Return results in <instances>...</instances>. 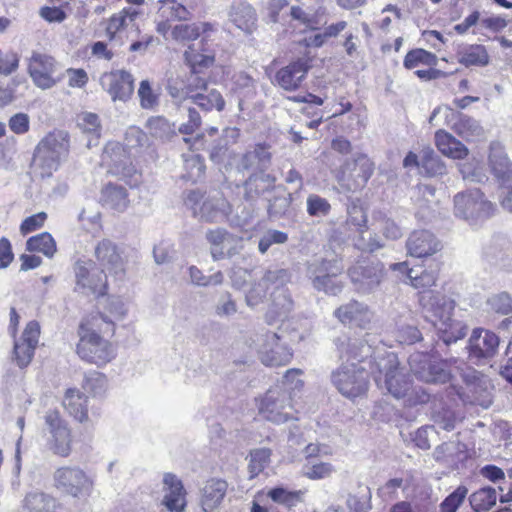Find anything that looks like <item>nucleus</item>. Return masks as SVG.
<instances>
[{
  "label": "nucleus",
  "instance_id": "3",
  "mask_svg": "<svg viewBox=\"0 0 512 512\" xmlns=\"http://www.w3.org/2000/svg\"><path fill=\"white\" fill-rule=\"evenodd\" d=\"M185 206L194 217L212 223L224 220L231 212L229 202L220 194H206L200 190H189L184 195Z\"/></svg>",
  "mask_w": 512,
  "mask_h": 512
},
{
  "label": "nucleus",
  "instance_id": "47",
  "mask_svg": "<svg viewBox=\"0 0 512 512\" xmlns=\"http://www.w3.org/2000/svg\"><path fill=\"white\" fill-rule=\"evenodd\" d=\"M191 101L204 111L224 110L225 100L221 93L216 89H211L207 93H196L191 96Z\"/></svg>",
  "mask_w": 512,
  "mask_h": 512
},
{
  "label": "nucleus",
  "instance_id": "44",
  "mask_svg": "<svg viewBox=\"0 0 512 512\" xmlns=\"http://www.w3.org/2000/svg\"><path fill=\"white\" fill-rule=\"evenodd\" d=\"M459 63L469 66H485L489 63V55L483 45H470L458 52Z\"/></svg>",
  "mask_w": 512,
  "mask_h": 512
},
{
  "label": "nucleus",
  "instance_id": "61",
  "mask_svg": "<svg viewBox=\"0 0 512 512\" xmlns=\"http://www.w3.org/2000/svg\"><path fill=\"white\" fill-rule=\"evenodd\" d=\"M77 125L84 133L91 134L96 139L99 138L101 125L98 115L89 112L82 113L77 118Z\"/></svg>",
  "mask_w": 512,
  "mask_h": 512
},
{
  "label": "nucleus",
  "instance_id": "51",
  "mask_svg": "<svg viewBox=\"0 0 512 512\" xmlns=\"http://www.w3.org/2000/svg\"><path fill=\"white\" fill-rule=\"evenodd\" d=\"M205 164L203 158L198 154L187 155L184 159L185 174L183 177L186 180L197 182L202 179L205 173Z\"/></svg>",
  "mask_w": 512,
  "mask_h": 512
},
{
  "label": "nucleus",
  "instance_id": "1",
  "mask_svg": "<svg viewBox=\"0 0 512 512\" xmlns=\"http://www.w3.org/2000/svg\"><path fill=\"white\" fill-rule=\"evenodd\" d=\"M114 322L102 313H96L81 322L79 326V357L99 367L106 365L116 356L113 345L99 333H114Z\"/></svg>",
  "mask_w": 512,
  "mask_h": 512
},
{
  "label": "nucleus",
  "instance_id": "28",
  "mask_svg": "<svg viewBox=\"0 0 512 512\" xmlns=\"http://www.w3.org/2000/svg\"><path fill=\"white\" fill-rule=\"evenodd\" d=\"M229 20L246 34H252L257 27L255 9L246 1H234L229 9Z\"/></svg>",
  "mask_w": 512,
  "mask_h": 512
},
{
  "label": "nucleus",
  "instance_id": "57",
  "mask_svg": "<svg viewBox=\"0 0 512 512\" xmlns=\"http://www.w3.org/2000/svg\"><path fill=\"white\" fill-rule=\"evenodd\" d=\"M436 62V56L424 49H414L407 53L404 59V67L412 69L419 64L432 65Z\"/></svg>",
  "mask_w": 512,
  "mask_h": 512
},
{
  "label": "nucleus",
  "instance_id": "56",
  "mask_svg": "<svg viewBox=\"0 0 512 512\" xmlns=\"http://www.w3.org/2000/svg\"><path fill=\"white\" fill-rule=\"evenodd\" d=\"M140 106L145 110H155L159 106V94L153 91L148 80H142L138 89Z\"/></svg>",
  "mask_w": 512,
  "mask_h": 512
},
{
  "label": "nucleus",
  "instance_id": "46",
  "mask_svg": "<svg viewBox=\"0 0 512 512\" xmlns=\"http://www.w3.org/2000/svg\"><path fill=\"white\" fill-rule=\"evenodd\" d=\"M497 500L496 490L491 487L481 488L469 497V502L475 512H486L491 509Z\"/></svg>",
  "mask_w": 512,
  "mask_h": 512
},
{
  "label": "nucleus",
  "instance_id": "64",
  "mask_svg": "<svg viewBox=\"0 0 512 512\" xmlns=\"http://www.w3.org/2000/svg\"><path fill=\"white\" fill-rule=\"evenodd\" d=\"M371 494L369 488L365 487L360 495H350L347 499V506L353 512H368L371 508Z\"/></svg>",
  "mask_w": 512,
  "mask_h": 512
},
{
  "label": "nucleus",
  "instance_id": "42",
  "mask_svg": "<svg viewBox=\"0 0 512 512\" xmlns=\"http://www.w3.org/2000/svg\"><path fill=\"white\" fill-rule=\"evenodd\" d=\"M67 412L79 422L88 419L87 397L76 389H68L63 399Z\"/></svg>",
  "mask_w": 512,
  "mask_h": 512
},
{
  "label": "nucleus",
  "instance_id": "58",
  "mask_svg": "<svg viewBox=\"0 0 512 512\" xmlns=\"http://www.w3.org/2000/svg\"><path fill=\"white\" fill-rule=\"evenodd\" d=\"M334 471L333 466L326 462L308 461L303 467V474L309 479L318 480L329 477Z\"/></svg>",
  "mask_w": 512,
  "mask_h": 512
},
{
  "label": "nucleus",
  "instance_id": "55",
  "mask_svg": "<svg viewBox=\"0 0 512 512\" xmlns=\"http://www.w3.org/2000/svg\"><path fill=\"white\" fill-rule=\"evenodd\" d=\"M271 451L267 448L255 449L250 453L249 472L250 478L261 473L270 462Z\"/></svg>",
  "mask_w": 512,
  "mask_h": 512
},
{
  "label": "nucleus",
  "instance_id": "31",
  "mask_svg": "<svg viewBox=\"0 0 512 512\" xmlns=\"http://www.w3.org/2000/svg\"><path fill=\"white\" fill-rule=\"evenodd\" d=\"M335 317L343 324H353L359 327H366L372 319L369 308L358 301H351L340 306L334 312Z\"/></svg>",
  "mask_w": 512,
  "mask_h": 512
},
{
  "label": "nucleus",
  "instance_id": "30",
  "mask_svg": "<svg viewBox=\"0 0 512 512\" xmlns=\"http://www.w3.org/2000/svg\"><path fill=\"white\" fill-rule=\"evenodd\" d=\"M489 167L491 173L502 185H512V162L500 144L490 146Z\"/></svg>",
  "mask_w": 512,
  "mask_h": 512
},
{
  "label": "nucleus",
  "instance_id": "14",
  "mask_svg": "<svg viewBox=\"0 0 512 512\" xmlns=\"http://www.w3.org/2000/svg\"><path fill=\"white\" fill-rule=\"evenodd\" d=\"M45 424L47 426V447L55 455L67 457L71 452L72 436L67 423L60 417L56 410L46 413Z\"/></svg>",
  "mask_w": 512,
  "mask_h": 512
},
{
  "label": "nucleus",
  "instance_id": "19",
  "mask_svg": "<svg viewBox=\"0 0 512 512\" xmlns=\"http://www.w3.org/2000/svg\"><path fill=\"white\" fill-rule=\"evenodd\" d=\"M100 85L113 101L126 102L134 91V78L126 70H114L102 74Z\"/></svg>",
  "mask_w": 512,
  "mask_h": 512
},
{
  "label": "nucleus",
  "instance_id": "20",
  "mask_svg": "<svg viewBox=\"0 0 512 512\" xmlns=\"http://www.w3.org/2000/svg\"><path fill=\"white\" fill-rule=\"evenodd\" d=\"M452 368L460 374L462 380L474 393L480 392V395L475 396L471 402L478 404L485 409L489 408L492 404V397L487 391L488 380L480 372L467 366L463 362H459L458 360L456 364H452Z\"/></svg>",
  "mask_w": 512,
  "mask_h": 512
},
{
  "label": "nucleus",
  "instance_id": "5",
  "mask_svg": "<svg viewBox=\"0 0 512 512\" xmlns=\"http://www.w3.org/2000/svg\"><path fill=\"white\" fill-rule=\"evenodd\" d=\"M259 414L267 421L282 424L297 419L293 396L285 386H273L260 399Z\"/></svg>",
  "mask_w": 512,
  "mask_h": 512
},
{
  "label": "nucleus",
  "instance_id": "53",
  "mask_svg": "<svg viewBox=\"0 0 512 512\" xmlns=\"http://www.w3.org/2000/svg\"><path fill=\"white\" fill-rule=\"evenodd\" d=\"M166 89L176 104L191 99L192 95H189L186 78L180 75L169 78Z\"/></svg>",
  "mask_w": 512,
  "mask_h": 512
},
{
  "label": "nucleus",
  "instance_id": "29",
  "mask_svg": "<svg viewBox=\"0 0 512 512\" xmlns=\"http://www.w3.org/2000/svg\"><path fill=\"white\" fill-rule=\"evenodd\" d=\"M276 177L266 171L252 173L244 182V198L247 201H255L265 193L271 192L276 187Z\"/></svg>",
  "mask_w": 512,
  "mask_h": 512
},
{
  "label": "nucleus",
  "instance_id": "39",
  "mask_svg": "<svg viewBox=\"0 0 512 512\" xmlns=\"http://www.w3.org/2000/svg\"><path fill=\"white\" fill-rule=\"evenodd\" d=\"M57 500L51 495L33 491L25 495L21 512H56Z\"/></svg>",
  "mask_w": 512,
  "mask_h": 512
},
{
  "label": "nucleus",
  "instance_id": "22",
  "mask_svg": "<svg viewBox=\"0 0 512 512\" xmlns=\"http://www.w3.org/2000/svg\"><path fill=\"white\" fill-rule=\"evenodd\" d=\"M206 239L210 244V253L215 261L235 255L241 243L240 237L229 233L223 228L208 230L206 232Z\"/></svg>",
  "mask_w": 512,
  "mask_h": 512
},
{
  "label": "nucleus",
  "instance_id": "45",
  "mask_svg": "<svg viewBox=\"0 0 512 512\" xmlns=\"http://www.w3.org/2000/svg\"><path fill=\"white\" fill-rule=\"evenodd\" d=\"M454 131L467 141H474L484 135V130L479 122L466 115H460L453 125Z\"/></svg>",
  "mask_w": 512,
  "mask_h": 512
},
{
  "label": "nucleus",
  "instance_id": "41",
  "mask_svg": "<svg viewBox=\"0 0 512 512\" xmlns=\"http://www.w3.org/2000/svg\"><path fill=\"white\" fill-rule=\"evenodd\" d=\"M198 46H202V42ZM184 58L192 71L199 72L211 67L215 61L214 53L207 49L196 47L195 44L188 47L184 53Z\"/></svg>",
  "mask_w": 512,
  "mask_h": 512
},
{
  "label": "nucleus",
  "instance_id": "2",
  "mask_svg": "<svg viewBox=\"0 0 512 512\" xmlns=\"http://www.w3.org/2000/svg\"><path fill=\"white\" fill-rule=\"evenodd\" d=\"M420 305L445 345H450L466 336L467 327L462 322L452 319L455 307L453 300L428 292L421 296Z\"/></svg>",
  "mask_w": 512,
  "mask_h": 512
},
{
  "label": "nucleus",
  "instance_id": "9",
  "mask_svg": "<svg viewBox=\"0 0 512 512\" xmlns=\"http://www.w3.org/2000/svg\"><path fill=\"white\" fill-rule=\"evenodd\" d=\"M496 206L479 189L457 193L454 196V211L457 217L469 220L488 218L494 214Z\"/></svg>",
  "mask_w": 512,
  "mask_h": 512
},
{
  "label": "nucleus",
  "instance_id": "60",
  "mask_svg": "<svg viewBox=\"0 0 512 512\" xmlns=\"http://www.w3.org/2000/svg\"><path fill=\"white\" fill-rule=\"evenodd\" d=\"M307 212L313 217H325L331 211V205L327 199L317 195L310 194L307 197Z\"/></svg>",
  "mask_w": 512,
  "mask_h": 512
},
{
  "label": "nucleus",
  "instance_id": "16",
  "mask_svg": "<svg viewBox=\"0 0 512 512\" xmlns=\"http://www.w3.org/2000/svg\"><path fill=\"white\" fill-rule=\"evenodd\" d=\"M374 171L371 160L364 154H359L352 160H347L342 168L338 182L348 191L364 186Z\"/></svg>",
  "mask_w": 512,
  "mask_h": 512
},
{
  "label": "nucleus",
  "instance_id": "24",
  "mask_svg": "<svg viewBox=\"0 0 512 512\" xmlns=\"http://www.w3.org/2000/svg\"><path fill=\"white\" fill-rule=\"evenodd\" d=\"M311 68V59L298 58L289 65L281 68L275 76L278 85L286 91L297 90Z\"/></svg>",
  "mask_w": 512,
  "mask_h": 512
},
{
  "label": "nucleus",
  "instance_id": "17",
  "mask_svg": "<svg viewBox=\"0 0 512 512\" xmlns=\"http://www.w3.org/2000/svg\"><path fill=\"white\" fill-rule=\"evenodd\" d=\"M57 62L49 55L33 52L28 60V74L34 85L42 90L51 89L57 84L54 73Z\"/></svg>",
  "mask_w": 512,
  "mask_h": 512
},
{
  "label": "nucleus",
  "instance_id": "34",
  "mask_svg": "<svg viewBox=\"0 0 512 512\" xmlns=\"http://www.w3.org/2000/svg\"><path fill=\"white\" fill-rule=\"evenodd\" d=\"M37 146L40 147V154L52 153L54 157L62 161L69 153V134L62 130L54 131L45 136Z\"/></svg>",
  "mask_w": 512,
  "mask_h": 512
},
{
  "label": "nucleus",
  "instance_id": "48",
  "mask_svg": "<svg viewBox=\"0 0 512 512\" xmlns=\"http://www.w3.org/2000/svg\"><path fill=\"white\" fill-rule=\"evenodd\" d=\"M304 493L302 490L290 491L283 487H275L268 491L267 496L277 504L292 508L303 501Z\"/></svg>",
  "mask_w": 512,
  "mask_h": 512
},
{
  "label": "nucleus",
  "instance_id": "38",
  "mask_svg": "<svg viewBox=\"0 0 512 512\" xmlns=\"http://www.w3.org/2000/svg\"><path fill=\"white\" fill-rule=\"evenodd\" d=\"M438 278V266L437 264L430 265L429 268L422 267H414L408 271V279L410 281L411 286L415 289H422L420 296L424 293H433L437 295L433 291L429 290L430 287L436 284ZM421 297H419L420 299Z\"/></svg>",
  "mask_w": 512,
  "mask_h": 512
},
{
  "label": "nucleus",
  "instance_id": "18",
  "mask_svg": "<svg viewBox=\"0 0 512 512\" xmlns=\"http://www.w3.org/2000/svg\"><path fill=\"white\" fill-rule=\"evenodd\" d=\"M499 347V337L485 329H474L468 345L469 359L475 364L485 363L493 358Z\"/></svg>",
  "mask_w": 512,
  "mask_h": 512
},
{
  "label": "nucleus",
  "instance_id": "43",
  "mask_svg": "<svg viewBox=\"0 0 512 512\" xmlns=\"http://www.w3.org/2000/svg\"><path fill=\"white\" fill-rule=\"evenodd\" d=\"M60 163L61 160L54 157L52 153L40 154V147L36 146L31 167L42 178L50 177L58 169Z\"/></svg>",
  "mask_w": 512,
  "mask_h": 512
},
{
  "label": "nucleus",
  "instance_id": "52",
  "mask_svg": "<svg viewBox=\"0 0 512 512\" xmlns=\"http://www.w3.org/2000/svg\"><path fill=\"white\" fill-rule=\"evenodd\" d=\"M421 167L427 175L437 176L445 173L446 166L441 158L430 148L424 149L421 155Z\"/></svg>",
  "mask_w": 512,
  "mask_h": 512
},
{
  "label": "nucleus",
  "instance_id": "37",
  "mask_svg": "<svg viewBox=\"0 0 512 512\" xmlns=\"http://www.w3.org/2000/svg\"><path fill=\"white\" fill-rule=\"evenodd\" d=\"M435 144L443 155L453 159H464L469 153L462 142L444 130L435 133Z\"/></svg>",
  "mask_w": 512,
  "mask_h": 512
},
{
  "label": "nucleus",
  "instance_id": "26",
  "mask_svg": "<svg viewBox=\"0 0 512 512\" xmlns=\"http://www.w3.org/2000/svg\"><path fill=\"white\" fill-rule=\"evenodd\" d=\"M94 255L104 271L114 275L124 273V261L117 245L109 239L101 240L96 246Z\"/></svg>",
  "mask_w": 512,
  "mask_h": 512
},
{
  "label": "nucleus",
  "instance_id": "27",
  "mask_svg": "<svg viewBox=\"0 0 512 512\" xmlns=\"http://www.w3.org/2000/svg\"><path fill=\"white\" fill-rule=\"evenodd\" d=\"M483 259L499 270L512 271V247L506 239L497 238L485 246Z\"/></svg>",
  "mask_w": 512,
  "mask_h": 512
},
{
  "label": "nucleus",
  "instance_id": "63",
  "mask_svg": "<svg viewBox=\"0 0 512 512\" xmlns=\"http://www.w3.org/2000/svg\"><path fill=\"white\" fill-rule=\"evenodd\" d=\"M268 291V288L260 280L253 282L245 294V302L247 306L255 308L259 304L263 303Z\"/></svg>",
  "mask_w": 512,
  "mask_h": 512
},
{
  "label": "nucleus",
  "instance_id": "11",
  "mask_svg": "<svg viewBox=\"0 0 512 512\" xmlns=\"http://www.w3.org/2000/svg\"><path fill=\"white\" fill-rule=\"evenodd\" d=\"M75 290L85 294L104 295L107 289V276L103 269L92 260H78L74 265Z\"/></svg>",
  "mask_w": 512,
  "mask_h": 512
},
{
  "label": "nucleus",
  "instance_id": "59",
  "mask_svg": "<svg viewBox=\"0 0 512 512\" xmlns=\"http://www.w3.org/2000/svg\"><path fill=\"white\" fill-rule=\"evenodd\" d=\"M467 494L468 489L465 486H458L440 503V511L456 512L457 509L463 504Z\"/></svg>",
  "mask_w": 512,
  "mask_h": 512
},
{
  "label": "nucleus",
  "instance_id": "7",
  "mask_svg": "<svg viewBox=\"0 0 512 512\" xmlns=\"http://www.w3.org/2000/svg\"><path fill=\"white\" fill-rule=\"evenodd\" d=\"M291 275L287 269H267L260 281L271 291L272 305L267 313L269 321L275 317L285 316L293 306L291 296L285 287Z\"/></svg>",
  "mask_w": 512,
  "mask_h": 512
},
{
  "label": "nucleus",
  "instance_id": "54",
  "mask_svg": "<svg viewBox=\"0 0 512 512\" xmlns=\"http://www.w3.org/2000/svg\"><path fill=\"white\" fill-rule=\"evenodd\" d=\"M158 13L167 21L186 20L189 16V11L186 7L177 3L175 0H168L162 3L158 9Z\"/></svg>",
  "mask_w": 512,
  "mask_h": 512
},
{
  "label": "nucleus",
  "instance_id": "62",
  "mask_svg": "<svg viewBox=\"0 0 512 512\" xmlns=\"http://www.w3.org/2000/svg\"><path fill=\"white\" fill-rule=\"evenodd\" d=\"M288 241V235L285 232L270 229L267 230L259 240L258 249L261 254H265L274 244H284Z\"/></svg>",
  "mask_w": 512,
  "mask_h": 512
},
{
  "label": "nucleus",
  "instance_id": "36",
  "mask_svg": "<svg viewBox=\"0 0 512 512\" xmlns=\"http://www.w3.org/2000/svg\"><path fill=\"white\" fill-rule=\"evenodd\" d=\"M214 31V26L210 23H181L172 29V37L181 42L193 41L203 35L202 41H206L210 32Z\"/></svg>",
  "mask_w": 512,
  "mask_h": 512
},
{
  "label": "nucleus",
  "instance_id": "33",
  "mask_svg": "<svg viewBox=\"0 0 512 512\" xmlns=\"http://www.w3.org/2000/svg\"><path fill=\"white\" fill-rule=\"evenodd\" d=\"M163 483L165 489L163 504L171 512H182L186 505L182 482L175 475L166 474Z\"/></svg>",
  "mask_w": 512,
  "mask_h": 512
},
{
  "label": "nucleus",
  "instance_id": "13",
  "mask_svg": "<svg viewBox=\"0 0 512 512\" xmlns=\"http://www.w3.org/2000/svg\"><path fill=\"white\" fill-rule=\"evenodd\" d=\"M56 487L75 498L89 497L93 489L92 479L79 467H61L54 473Z\"/></svg>",
  "mask_w": 512,
  "mask_h": 512
},
{
  "label": "nucleus",
  "instance_id": "35",
  "mask_svg": "<svg viewBox=\"0 0 512 512\" xmlns=\"http://www.w3.org/2000/svg\"><path fill=\"white\" fill-rule=\"evenodd\" d=\"M100 201L103 206L124 212L130 203L127 189L122 185L108 183L101 191Z\"/></svg>",
  "mask_w": 512,
  "mask_h": 512
},
{
  "label": "nucleus",
  "instance_id": "50",
  "mask_svg": "<svg viewBox=\"0 0 512 512\" xmlns=\"http://www.w3.org/2000/svg\"><path fill=\"white\" fill-rule=\"evenodd\" d=\"M149 133L161 140H169L175 132V125L162 116L152 117L147 121Z\"/></svg>",
  "mask_w": 512,
  "mask_h": 512
},
{
  "label": "nucleus",
  "instance_id": "12",
  "mask_svg": "<svg viewBox=\"0 0 512 512\" xmlns=\"http://www.w3.org/2000/svg\"><path fill=\"white\" fill-rule=\"evenodd\" d=\"M347 273L354 290L360 294L375 291L386 275L385 267L380 261L357 262Z\"/></svg>",
  "mask_w": 512,
  "mask_h": 512
},
{
  "label": "nucleus",
  "instance_id": "6",
  "mask_svg": "<svg viewBox=\"0 0 512 512\" xmlns=\"http://www.w3.org/2000/svg\"><path fill=\"white\" fill-rule=\"evenodd\" d=\"M372 373L378 372L375 376L376 382H381L384 376V385L387 391L397 399L405 398L411 389V383L407 376L400 370L399 361L396 354L392 352L385 353L378 357L374 362H370Z\"/></svg>",
  "mask_w": 512,
  "mask_h": 512
},
{
  "label": "nucleus",
  "instance_id": "15",
  "mask_svg": "<svg viewBox=\"0 0 512 512\" xmlns=\"http://www.w3.org/2000/svg\"><path fill=\"white\" fill-rule=\"evenodd\" d=\"M281 340L282 336L276 332L267 331L261 335L258 353L264 365L277 367L290 362L293 354Z\"/></svg>",
  "mask_w": 512,
  "mask_h": 512
},
{
  "label": "nucleus",
  "instance_id": "32",
  "mask_svg": "<svg viewBox=\"0 0 512 512\" xmlns=\"http://www.w3.org/2000/svg\"><path fill=\"white\" fill-rule=\"evenodd\" d=\"M228 488L225 480L212 478L206 481L201 489V507L204 512L217 509L224 500Z\"/></svg>",
  "mask_w": 512,
  "mask_h": 512
},
{
  "label": "nucleus",
  "instance_id": "8",
  "mask_svg": "<svg viewBox=\"0 0 512 512\" xmlns=\"http://www.w3.org/2000/svg\"><path fill=\"white\" fill-rule=\"evenodd\" d=\"M408 363L410 371L420 381L443 384L451 380L450 369L453 363H457V359L435 361L426 353L416 352L410 355Z\"/></svg>",
  "mask_w": 512,
  "mask_h": 512
},
{
  "label": "nucleus",
  "instance_id": "49",
  "mask_svg": "<svg viewBox=\"0 0 512 512\" xmlns=\"http://www.w3.org/2000/svg\"><path fill=\"white\" fill-rule=\"evenodd\" d=\"M26 246L28 251L41 252L47 257H52L56 252V243L47 232L29 238Z\"/></svg>",
  "mask_w": 512,
  "mask_h": 512
},
{
  "label": "nucleus",
  "instance_id": "40",
  "mask_svg": "<svg viewBox=\"0 0 512 512\" xmlns=\"http://www.w3.org/2000/svg\"><path fill=\"white\" fill-rule=\"evenodd\" d=\"M139 12L135 8H124L120 12L112 15L106 26V35L110 41L114 40L116 34L128 27L135 26V20Z\"/></svg>",
  "mask_w": 512,
  "mask_h": 512
},
{
  "label": "nucleus",
  "instance_id": "10",
  "mask_svg": "<svg viewBox=\"0 0 512 512\" xmlns=\"http://www.w3.org/2000/svg\"><path fill=\"white\" fill-rule=\"evenodd\" d=\"M331 378L338 391L348 398L358 397L367 389L366 368L355 362L342 364Z\"/></svg>",
  "mask_w": 512,
  "mask_h": 512
},
{
  "label": "nucleus",
  "instance_id": "4",
  "mask_svg": "<svg viewBox=\"0 0 512 512\" xmlns=\"http://www.w3.org/2000/svg\"><path fill=\"white\" fill-rule=\"evenodd\" d=\"M343 270L338 261L320 258L306 263L305 276L316 291L336 296L344 288V283L338 279Z\"/></svg>",
  "mask_w": 512,
  "mask_h": 512
},
{
  "label": "nucleus",
  "instance_id": "23",
  "mask_svg": "<svg viewBox=\"0 0 512 512\" xmlns=\"http://www.w3.org/2000/svg\"><path fill=\"white\" fill-rule=\"evenodd\" d=\"M40 325L37 321H30L22 334L20 340L14 342V357L20 368L27 367L39 342Z\"/></svg>",
  "mask_w": 512,
  "mask_h": 512
},
{
  "label": "nucleus",
  "instance_id": "25",
  "mask_svg": "<svg viewBox=\"0 0 512 512\" xmlns=\"http://www.w3.org/2000/svg\"><path fill=\"white\" fill-rule=\"evenodd\" d=\"M407 252L416 258L429 257L441 250V242L429 230L413 231L406 240Z\"/></svg>",
  "mask_w": 512,
  "mask_h": 512
},
{
  "label": "nucleus",
  "instance_id": "21",
  "mask_svg": "<svg viewBox=\"0 0 512 512\" xmlns=\"http://www.w3.org/2000/svg\"><path fill=\"white\" fill-rule=\"evenodd\" d=\"M336 345L340 353L341 359H346L347 363H351L356 361L355 363L360 365L361 362H364L368 358H372L369 362H374L375 359L378 360V357H382L383 355L373 356L374 350L372 345L369 344V340L365 337L362 338H338L336 340ZM369 364V368L371 364Z\"/></svg>",
  "mask_w": 512,
  "mask_h": 512
}]
</instances>
